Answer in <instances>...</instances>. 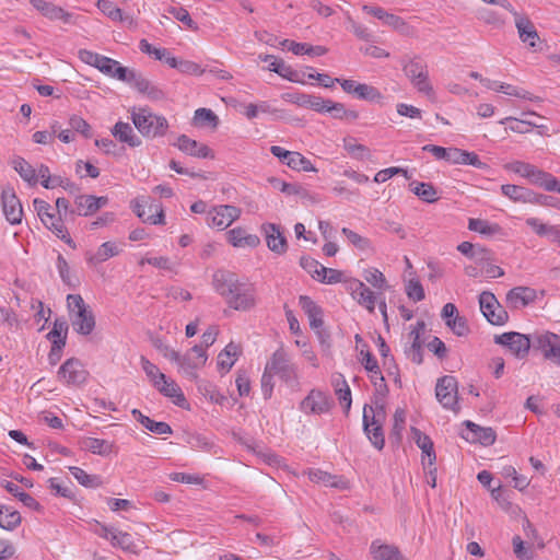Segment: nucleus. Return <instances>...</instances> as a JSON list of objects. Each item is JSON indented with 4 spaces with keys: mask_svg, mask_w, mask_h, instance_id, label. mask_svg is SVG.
Listing matches in <instances>:
<instances>
[{
    "mask_svg": "<svg viewBox=\"0 0 560 560\" xmlns=\"http://www.w3.org/2000/svg\"><path fill=\"white\" fill-rule=\"evenodd\" d=\"M131 120L138 131L145 138L154 139L166 135L168 121L164 116L154 114L149 107L131 112Z\"/></svg>",
    "mask_w": 560,
    "mask_h": 560,
    "instance_id": "f257e3e1",
    "label": "nucleus"
},
{
    "mask_svg": "<svg viewBox=\"0 0 560 560\" xmlns=\"http://www.w3.org/2000/svg\"><path fill=\"white\" fill-rule=\"evenodd\" d=\"M67 305L73 329L80 335H90L95 327V317L82 296L80 294H68Z\"/></svg>",
    "mask_w": 560,
    "mask_h": 560,
    "instance_id": "f03ea898",
    "label": "nucleus"
},
{
    "mask_svg": "<svg viewBox=\"0 0 560 560\" xmlns=\"http://www.w3.org/2000/svg\"><path fill=\"white\" fill-rule=\"evenodd\" d=\"M400 65L405 75L420 93L428 96L433 94V88L429 82L428 67L421 57L405 56L400 59Z\"/></svg>",
    "mask_w": 560,
    "mask_h": 560,
    "instance_id": "7ed1b4c3",
    "label": "nucleus"
},
{
    "mask_svg": "<svg viewBox=\"0 0 560 560\" xmlns=\"http://www.w3.org/2000/svg\"><path fill=\"white\" fill-rule=\"evenodd\" d=\"M208 354L202 346H194L184 354L178 352V359L174 362L178 365V372L189 381L197 380V371L205 366Z\"/></svg>",
    "mask_w": 560,
    "mask_h": 560,
    "instance_id": "20e7f679",
    "label": "nucleus"
},
{
    "mask_svg": "<svg viewBox=\"0 0 560 560\" xmlns=\"http://www.w3.org/2000/svg\"><path fill=\"white\" fill-rule=\"evenodd\" d=\"M480 311L487 320L497 326L504 325L509 320V314L498 302L495 295L489 291H483L479 295Z\"/></svg>",
    "mask_w": 560,
    "mask_h": 560,
    "instance_id": "39448f33",
    "label": "nucleus"
},
{
    "mask_svg": "<svg viewBox=\"0 0 560 560\" xmlns=\"http://www.w3.org/2000/svg\"><path fill=\"white\" fill-rule=\"evenodd\" d=\"M494 342L506 347L518 359L527 357L532 348V336L516 331H509L494 336Z\"/></svg>",
    "mask_w": 560,
    "mask_h": 560,
    "instance_id": "423d86ee",
    "label": "nucleus"
},
{
    "mask_svg": "<svg viewBox=\"0 0 560 560\" xmlns=\"http://www.w3.org/2000/svg\"><path fill=\"white\" fill-rule=\"evenodd\" d=\"M266 370L278 375L285 383H293L298 377L294 364L290 362L288 353L282 348L273 352L266 364Z\"/></svg>",
    "mask_w": 560,
    "mask_h": 560,
    "instance_id": "0eeeda50",
    "label": "nucleus"
},
{
    "mask_svg": "<svg viewBox=\"0 0 560 560\" xmlns=\"http://www.w3.org/2000/svg\"><path fill=\"white\" fill-rule=\"evenodd\" d=\"M457 381L454 376L444 375L438 380L435 386V396L440 404L450 410L457 412L459 410L457 400Z\"/></svg>",
    "mask_w": 560,
    "mask_h": 560,
    "instance_id": "6e6552de",
    "label": "nucleus"
},
{
    "mask_svg": "<svg viewBox=\"0 0 560 560\" xmlns=\"http://www.w3.org/2000/svg\"><path fill=\"white\" fill-rule=\"evenodd\" d=\"M363 430L375 448L378 451L384 448L385 438L381 419H376L372 406L369 405L363 408Z\"/></svg>",
    "mask_w": 560,
    "mask_h": 560,
    "instance_id": "1a4fd4ad",
    "label": "nucleus"
},
{
    "mask_svg": "<svg viewBox=\"0 0 560 560\" xmlns=\"http://www.w3.org/2000/svg\"><path fill=\"white\" fill-rule=\"evenodd\" d=\"M225 296L228 305L235 311H248L255 306V292L252 285L238 282Z\"/></svg>",
    "mask_w": 560,
    "mask_h": 560,
    "instance_id": "9d476101",
    "label": "nucleus"
},
{
    "mask_svg": "<svg viewBox=\"0 0 560 560\" xmlns=\"http://www.w3.org/2000/svg\"><path fill=\"white\" fill-rule=\"evenodd\" d=\"M346 290L350 293L361 306L366 308L370 313H374L375 304L377 302V294L371 291L364 282L358 279L345 280Z\"/></svg>",
    "mask_w": 560,
    "mask_h": 560,
    "instance_id": "9b49d317",
    "label": "nucleus"
},
{
    "mask_svg": "<svg viewBox=\"0 0 560 560\" xmlns=\"http://www.w3.org/2000/svg\"><path fill=\"white\" fill-rule=\"evenodd\" d=\"M240 215V208L231 205H222L214 207L207 213V223L211 228L224 230L237 220Z\"/></svg>",
    "mask_w": 560,
    "mask_h": 560,
    "instance_id": "f8f14e48",
    "label": "nucleus"
},
{
    "mask_svg": "<svg viewBox=\"0 0 560 560\" xmlns=\"http://www.w3.org/2000/svg\"><path fill=\"white\" fill-rule=\"evenodd\" d=\"M88 375V371L83 368L82 362L77 358L66 360L58 371V378L67 385H81L85 383Z\"/></svg>",
    "mask_w": 560,
    "mask_h": 560,
    "instance_id": "ddd939ff",
    "label": "nucleus"
},
{
    "mask_svg": "<svg viewBox=\"0 0 560 560\" xmlns=\"http://www.w3.org/2000/svg\"><path fill=\"white\" fill-rule=\"evenodd\" d=\"M1 203L5 219L11 224L21 223L23 209L20 199L12 187L7 186L1 191Z\"/></svg>",
    "mask_w": 560,
    "mask_h": 560,
    "instance_id": "4468645a",
    "label": "nucleus"
},
{
    "mask_svg": "<svg viewBox=\"0 0 560 560\" xmlns=\"http://www.w3.org/2000/svg\"><path fill=\"white\" fill-rule=\"evenodd\" d=\"M331 398L322 390L312 389L301 401V410L305 413L322 415L332 407Z\"/></svg>",
    "mask_w": 560,
    "mask_h": 560,
    "instance_id": "2eb2a0df",
    "label": "nucleus"
},
{
    "mask_svg": "<svg viewBox=\"0 0 560 560\" xmlns=\"http://www.w3.org/2000/svg\"><path fill=\"white\" fill-rule=\"evenodd\" d=\"M467 432L462 433V438L470 443H480L483 446L492 445L497 440L495 431L490 427H480L470 420L463 422Z\"/></svg>",
    "mask_w": 560,
    "mask_h": 560,
    "instance_id": "dca6fc26",
    "label": "nucleus"
},
{
    "mask_svg": "<svg viewBox=\"0 0 560 560\" xmlns=\"http://www.w3.org/2000/svg\"><path fill=\"white\" fill-rule=\"evenodd\" d=\"M515 19V26L517 28L520 39L526 44L530 49L536 50L539 42V35L535 28L534 23L526 16L520 14L513 8V11H509Z\"/></svg>",
    "mask_w": 560,
    "mask_h": 560,
    "instance_id": "f3484780",
    "label": "nucleus"
},
{
    "mask_svg": "<svg viewBox=\"0 0 560 560\" xmlns=\"http://www.w3.org/2000/svg\"><path fill=\"white\" fill-rule=\"evenodd\" d=\"M445 325L458 337L466 336L469 332L467 319L458 315L457 307L453 303H446L441 313Z\"/></svg>",
    "mask_w": 560,
    "mask_h": 560,
    "instance_id": "a211bd4d",
    "label": "nucleus"
},
{
    "mask_svg": "<svg viewBox=\"0 0 560 560\" xmlns=\"http://www.w3.org/2000/svg\"><path fill=\"white\" fill-rule=\"evenodd\" d=\"M261 231L265 235L267 247L271 252L278 255H282L287 252L288 242L280 225L275 223H264L261 225Z\"/></svg>",
    "mask_w": 560,
    "mask_h": 560,
    "instance_id": "6ab92c4d",
    "label": "nucleus"
},
{
    "mask_svg": "<svg viewBox=\"0 0 560 560\" xmlns=\"http://www.w3.org/2000/svg\"><path fill=\"white\" fill-rule=\"evenodd\" d=\"M299 304L310 320V327L320 336L322 332L319 329L324 325L323 308L307 295H301L299 298Z\"/></svg>",
    "mask_w": 560,
    "mask_h": 560,
    "instance_id": "aec40b11",
    "label": "nucleus"
},
{
    "mask_svg": "<svg viewBox=\"0 0 560 560\" xmlns=\"http://www.w3.org/2000/svg\"><path fill=\"white\" fill-rule=\"evenodd\" d=\"M259 58L266 62L272 60L268 67L269 71L276 72L281 78L287 79L290 82L302 84L305 83V81L302 78V74L299 71L292 69L291 66L285 65L282 59H277L272 55H265L264 57L260 56Z\"/></svg>",
    "mask_w": 560,
    "mask_h": 560,
    "instance_id": "412c9836",
    "label": "nucleus"
},
{
    "mask_svg": "<svg viewBox=\"0 0 560 560\" xmlns=\"http://www.w3.org/2000/svg\"><path fill=\"white\" fill-rule=\"evenodd\" d=\"M411 434L417 446L422 451V464L424 468H427V466H434L436 455L431 438L422 433L416 427H411Z\"/></svg>",
    "mask_w": 560,
    "mask_h": 560,
    "instance_id": "4be33fe9",
    "label": "nucleus"
},
{
    "mask_svg": "<svg viewBox=\"0 0 560 560\" xmlns=\"http://www.w3.org/2000/svg\"><path fill=\"white\" fill-rule=\"evenodd\" d=\"M176 147L182 152H184L188 155H191V156L201 158V159H207V158L213 159V156H214L211 149L208 145L200 143L194 139H190L186 135H182L178 137Z\"/></svg>",
    "mask_w": 560,
    "mask_h": 560,
    "instance_id": "5701e85b",
    "label": "nucleus"
},
{
    "mask_svg": "<svg viewBox=\"0 0 560 560\" xmlns=\"http://www.w3.org/2000/svg\"><path fill=\"white\" fill-rule=\"evenodd\" d=\"M30 3L39 11L45 18L55 21L61 20L63 23H70L71 13L65 11L61 7L45 0H30Z\"/></svg>",
    "mask_w": 560,
    "mask_h": 560,
    "instance_id": "b1692460",
    "label": "nucleus"
},
{
    "mask_svg": "<svg viewBox=\"0 0 560 560\" xmlns=\"http://www.w3.org/2000/svg\"><path fill=\"white\" fill-rule=\"evenodd\" d=\"M537 298L536 291L529 287H515L506 294V301L513 308L525 307Z\"/></svg>",
    "mask_w": 560,
    "mask_h": 560,
    "instance_id": "393cba45",
    "label": "nucleus"
},
{
    "mask_svg": "<svg viewBox=\"0 0 560 560\" xmlns=\"http://www.w3.org/2000/svg\"><path fill=\"white\" fill-rule=\"evenodd\" d=\"M238 282L237 275L229 270H218L213 275V288L223 298L229 296Z\"/></svg>",
    "mask_w": 560,
    "mask_h": 560,
    "instance_id": "a878e982",
    "label": "nucleus"
},
{
    "mask_svg": "<svg viewBox=\"0 0 560 560\" xmlns=\"http://www.w3.org/2000/svg\"><path fill=\"white\" fill-rule=\"evenodd\" d=\"M112 135L119 142L128 144L130 148H137L142 144V140L137 136L130 124L118 121L112 128Z\"/></svg>",
    "mask_w": 560,
    "mask_h": 560,
    "instance_id": "bb28decb",
    "label": "nucleus"
},
{
    "mask_svg": "<svg viewBox=\"0 0 560 560\" xmlns=\"http://www.w3.org/2000/svg\"><path fill=\"white\" fill-rule=\"evenodd\" d=\"M331 385L340 404L343 406L346 413L349 412L352 404L350 387L341 373L331 375Z\"/></svg>",
    "mask_w": 560,
    "mask_h": 560,
    "instance_id": "cd10ccee",
    "label": "nucleus"
},
{
    "mask_svg": "<svg viewBox=\"0 0 560 560\" xmlns=\"http://www.w3.org/2000/svg\"><path fill=\"white\" fill-rule=\"evenodd\" d=\"M560 345V336L553 332L535 334L532 336V348L539 350L547 358L549 352L557 350V346Z\"/></svg>",
    "mask_w": 560,
    "mask_h": 560,
    "instance_id": "c85d7f7f",
    "label": "nucleus"
},
{
    "mask_svg": "<svg viewBox=\"0 0 560 560\" xmlns=\"http://www.w3.org/2000/svg\"><path fill=\"white\" fill-rule=\"evenodd\" d=\"M155 388L165 397L173 398L174 404L178 407L184 408L187 405V400L180 389V387L172 380H161V384H158Z\"/></svg>",
    "mask_w": 560,
    "mask_h": 560,
    "instance_id": "c756f323",
    "label": "nucleus"
},
{
    "mask_svg": "<svg viewBox=\"0 0 560 560\" xmlns=\"http://www.w3.org/2000/svg\"><path fill=\"white\" fill-rule=\"evenodd\" d=\"M289 100L294 104L310 108L317 113H325V101L320 96L305 93L288 94Z\"/></svg>",
    "mask_w": 560,
    "mask_h": 560,
    "instance_id": "7c9ffc66",
    "label": "nucleus"
},
{
    "mask_svg": "<svg viewBox=\"0 0 560 560\" xmlns=\"http://www.w3.org/2000/svg\"><path fill=\"white\" fill-rule=\"evenodd\" d=\"M370 550L375 560H405L397 547L380 544V540H374Z\"/></svg>",
    "mask_w": 560,
    "mask_h": 560,
    "instance_id": "2f4dec72",
    "label": "nucleus"
},
{
    "mask_svg": "<svg viewBox=\"0 0 560 560\" xmlns=\"http://www.w3.org/2000/svg\"><path fill=\"white\" fill-rule=\"evenodd\" d=\"M131 415L138 422H140L147 430L151 431L152 433L163 435V434H171L173 432L172 428L170 427L168 423L163 422V421H161V422L154 421L151 418L144 416L138 409H133L131 411Z\"/></svg>",
    "mask_w": 560,
    "mask_h": 560,
    "instance_id": "473e14b6",
    "label": "nucleus"
},
{
    "mask_svg": "<svg viewBox=\"0 0 560 560\" xmlns=\"http://www.w3.org/2000/svg\"><path fill=\"white\" fill-rule=\"evenodd\" d=\"M22 523V516L19 511L13 510L11 506L0 504V527L2 529L12 532L18 528Z\"/></svg>",
    "mask_w": 560,
    "mask_h": 560,
    "instance_id": "72a5a7b5",
    "label": "nucleus"
},
{
    "mask_svg": "<svg viewBox=\"0 0 560 560\" xmlns=\"http://www.w3.org/2000/svg\"><path fill=\"white\" fill-rule=\"evenodd\" d=\"M81 447L96 455L108 456L113 452L114 444L103 439L84 438L81 441Z\"/></svg>",
    "mask_w": 560,
    "mask_h": 560,
    "instance_id": "f704fd0d",
    "label": "nucleus"
},
{
    "mask_svg": "<svg viewBox=\"0 0 560 560\" xmlns=\"http://www.w3.org/2000/svg\"><path fill=\"white\" fill-rule=\"evenodd\" d=\"M2 486L9 493L18 498L25 506L34 511H43V506L31 494L22 491L18 485L11 481H3Z\"/></svg>",
    "mask_w": 560,
    "mask_h": 560,
    "instance_id": "c9c22d12",
    "label": "nucleus"
},
{
    "mask_svg": "<svg viewBox=\"0 0 560 560\" xmlns=\"http://www.w3.org/2000/svg\"><path fill=\"white\" fill-rule=\"evenodd\" d=\"M409 189L422 201L432 203L438 200V191L431 183L411 182Z\"/></svg>",
    "mask_w": 560,
    "mask_h": 560,
    "instance_id": "e433bc0d",
    "label": "nucleus"
},
{
    "mask_svg": "<svg viewBox=\"0 0 560 560\" xmlns=\"http://www.w3.org/2000/svg\"><path fill=\"white\" fill-rule=\"evenodd\" d=\"M192 382L196 383L199 393L202 394L210 401L215 404H222L224 401L225 397L218 390L217 386L210 381L200 378L198 376L197 380H192Z\"/></svg>",
    "mask_w": 560,
    "mask_h": 560,
    "instance_id": "4c0bfd02",
    "label": "nucleus"
},
{
    "mask_svg": "<svg viewBox=\"0 0 560 560\" xmlns=\"http://www.w3.org/2000/svg\"><path fill=\"white\" fill-rule=\"evenodd\" d=\"M325 113H330L336 119L355 120L359 113L352 109H346L342 103L332 102L331 100L325 101Z\"/></svg>",
    "mask_w": 560,
    "mask_h": 560,
    "instance_id": "58836bf2",
    "label": "nucleus"
},
{
    "mask_svg": "<svg viewBox=\"0 0 560 560\" xmlns=\"http://www.w3.org/2000/svg\"><path fill=\"white\" fill-rule=\"evenodd\" d=\"M501 191L515 202H529L532 196V189L512 184L502 185Z\"/></svg>",
    "mask_w": 560,
    "mask_h": 560,
    "instance_id": "ea45409f",
    "label": "nucleus"
},
{
    "mask_svg": "<svg viewBox=\"0 0 560 560\" xmlns=\"http://www.w3.org/2000/svg\"><path fill=\"white\" fill-rule=\"evenodd\" d=\"M12 164L19 175L30 185L37 183L36 171L25 159L18 156L12 161Z\"/></svg>",
    "mask_w": 560,
    "mask_h": 560,
    "instance_id": "a19ab883",
    "label": "nucleus"
},
{
    "mask_svg": "<svg viewBox=\"0 0 560 560\" xmlns=\"http://www.w3.org/2000/svg\"><path fill=\"white\" fill-rule=\"evenodd\" d=\"M118 253L119 250L113 242H105L97 248L96 253L88 257V261L90 264L97 265L118 255Z\"/></svg>",
    "mask_w": 560,
    "mask_h": 560,
    "instance_id": "79ce46f5",
    "label": "nucleus"
},
{
    "mask_svg": "<svg viewBox=\"0 0 560 560\" xmlns=\"http://www.w3.org/2000/svg\"><path fill=\"white\" fill-rule=\"evenodd\" d=\"M468 229L486 236L495 235L502 231L499 224L482 219H469Z\"/></svg>",
    "mask_w": 560,
    "mask_h": 560,
    "instance_id": "37998d69",
    "label": "nucleus"
},
{
    "mask_svg": "<svg viewBox=\"0 0 560 560\" xmlns=\"http://www.w3.org/2000/svg\"><path fill=\"white\" fill-rule=\"evenodd\" d=\"M72 476L78 480V482L86 488H98L102 486L103 481L97 475H89L85 470L80 467H69Z\"/></svg>",
    "mask_w": 560,
    "mask_h": 560,
    "instance_id": "c03bdc74",
    "label": "nucleus"
},
{
    "mask_svg": "<svg viewBox=\"0 0 560 560\" xmlns=\"http://www.w3.org/2000/svg\"><path fill=\"white\" fill-rule=\"evenodd\" d=\"M364 280L375 289L380 290L382 294L388 289V284L385 276L376 268H370L363 272Z\"/></svg>",
    "mask_w": 560,
    "mask_h": 560,
    "instance_id": "a18cd8bd",
    "label": "nucleus"
},
{
    "mask_svg": "<svg viewBox=\"0 0 560 560\" xmlns=\"http://www.w3.org/2000/svg\"><path fill=\"white\" fill-rule=\"evenodd\" d=\"M110 544L113 547L121 548L125 551L136 552V545L129 533L117 529L116 533L110 536Z\"/></svg>",
    "mask_w": 560,
    "mask_h": 560,
    "instance_id": "49530a36",
    "label": "nucleus"
},
{
    "mask_svg": "<svg viewBox=\"0 0 560 560\" xmlns=\"http://www.w3.org/2000/svg\"><path fill=\"white\" fill-rule=\"evenodd\" d=\"M289 50L294 55L324 56L328 49L324 46H312L306 43H290Z\"/></svg>",
    "mask_w": 560,
    "mask_h": 560,
    "instance_id": "de8ad7c7",
    "label": "nucleus"
},
{
    "mask_svg": "<svg viewBox=\"0 0 560 560\" xmlns=\"http://www.w3.org/2000/svg\"><path fill=\"white\" fill-rule=\"evenodd\" d=\"M343 148L354 159L364 160L370 158L369 148L357 143L354 138H346L343 140Z\"/></svg>",
    "mask_w": 560,
    "mask_h": 560,
    "instance_id": "09e8293b",
    "label": "nucleus"
},
{
    "mask_svg": "<svg viewBox=\"0 0 560 560\" xmlns=\"http://www.w3.org/2000/svg\"><path fill=\"white\" fill-rule=\"evenodd\" d=\"M194 122L196 126H210L215 128L219 124V118L209 108H198L195 112Z\"/></svg>",
    "mask_w": 560,
    "mask_h": 560,
    "instance_id": "8fccbe9b",
    "label": "nucleus"
},
{
    "mask_svg": "<svg viewBox=\"0 0 560 560\" xmlns=\"http://www.w3.org/2000/svg\"><path fill=\"white\" fill-rule=\"evenodd\" d=\"M287 166L294 171L317 172L312 162L300 152L294 151L291 161L287 162Z\"/></svg>",
    "mask_w": 560,
    "mask_h": 560,
    "instance_id": "3c124183",
    "label": "nucleus"
},
{
    "mask_svg": "<svg viewBox=\"0 0 560 560\" xmlns=\"http://www.w3.org/2000/svg\"><path fill=\"white\" fill-rule=\"evenodd\" d=\"M406 412L404 409H397L394 413V424L389 439L399 443L402 439V431L405 429Z\"/></svg>",
    "mask_w": 560,
    "mask_h": 560,
    "instance_id": "603ef678",
    "label": "nucleus"
},
{
    "mask_svg": "<svg viewBox=\"0 0 560 560\" xmlns=\"http://www.w3.org/2000/svg\"><path fill=\"white\" fill-rule=\"evenodd\" d=\"M96 7L98 10L113 21H124L122 11L109 0H97Z\"/></svg>",
    "mask_w": 560,
    "mask_h": 560,
    "instance_id": "864d4df0",
    "label": "nucleus"
},
{
    "mask_svg": "<svg viewBox=\"0 0 560 560\" xmlns=\"http://www.w3.org/2000/svg\"><path fill=\"white\" fill-rule=\"evenodd\" d=\"M341 233L347 237V240L358 249L360 250H368L372 248V243L368 237L361 236L357 232L343 228L341 230Z\"/></svg>",
    "mask_w": 560,
    "mask_h": 560,
    "instance_id": "5fc2aeb1",
    "label": "nucleus"
},
{
    "mask_svg": "<svg viewBox=\"0 0 560 560\" xmlns=\"http://www.w3.org/2000/svg\"><path fill=\"white\" fill-rule=\"evenodd\" d=\"M57 269L62 282L66 285L72 289L77 287L78 280L71 277L69 264L61 254H59L57 257Z\"/></svg>",
    "mask_w": 560,
    "mask_h": 560,
    "instance_id": "6e6d98bb",
    "label": "nucleus"
},
{
    "mask_svg": "<svg viewBox=\"0 0 560 560\" xmlns=\"http://www.w3.org/2000/svg\"><path fill=\"white\" fill-rule=\"evenodd\" d=\"M269 182L273 188L279 189L287 195L304 196L305 194V189L299 184H290L276 177H271Z\"/></svg>",
    "mask_w": 560,
    "mask_h": 560,
    "instance_id": "4d7b16f0",
    "label": "nucleus"
},
{
    "mask_svg": "<svg viewBox=\"0 0 560 560\" xmlns=\"http://www.w3.org/2000/svg\"><path fill=\"white\" fill-rule=\"evenodd\" d=\"M141 366L145 373V375L150 378L153 386L155 387L158 384H161V380L165 378V374L160 372L159 368L150 362L145 357H141Z\"/></svg>",
    "mask_w": 560,
    "mask_h": 560,
    "instance_id": "13d9d810",
    "label": "nucleus"
},
{
    "mask_svg": "<svg viewBox=\"0 0 560 560\" xmlns=\"http://www.w3.org/2000/svg\"><path fill=\"white\" fill-rule=\"evenodd\" d=\"M355 96L360 100L370 101V102H380L383 96L381 92L369 84L359 83Z\"/></svg>",
    "mask_w": 560,
    "mask_h": 560,
    "instance_id": "bf43d9fd",
    "label": "nucleus"
},
{
    "mask_svg": "<svg viewBox=\"0 0 560 560\" xmlns=\"http://www.w3.org/2000/svg\"><path fill=\"white\" fill-rule=\"evenodd\" d=\"M167 12L172 14L176 20L180 21L184 25H186L191 31H197L198 25L191 19L189 12L183 7H171Z\"/></svg>",
    "mask_w": 560,
    "mask_h": 560,
    "instance_id": "052dcab7",
    "label": "nucleus"
},
{
    "mask_svg": "<svg viewBox=\"0 0 560 560\" xmlns=\"http://www.w3.org/2000/svg\"><path fill=\"white\" fill-rule=\"evenodd\" d=\"M406 294L415 302H420L425 298L424 289L417 278L408 280L406 283Z\"/></svg>",
    "mask_w": 560,
    "mask_h": 560,
    "instance_id": "680f3d73",
    "label": "nucleus"
},
{
    "mask_svg": "<svg viewBox=\"0 0 560 560\" xmlns=\"http://www.w3.org/2000/svg\"><path fill=\"white\" fill-rule=\"evenodd\" d=\"M69 126L71 130L82 135L85 139H90L92 137L91 126L81 116L72 115L69 118Z\"/></svg>",
    "mask_w": 560,
    "mask_h": 560,
    "instance_id": "e2e57ef3",
    "label": "nucleus"
},
{
    "mask_svg": "<svg viewBox=\"0 0 560 560\" xmlns=\"http://www.w3.org/2000/svg\"><path fill=\"white\" fill-rule=\"evenodd\" d=\"M528 203L539 205L542 207H550L560 210V199L550 195L538 194L532 190V196Z\"/></svg>",
    "mask_w": 560,
    "mask_h": 560,
    "instance_id": "0e129e2a",
    "label": "nucleus"
},
{
    "mask_svg": "<svg viewBox=\"0 0 560 560\" xmlns=\"http://www.w3.org/2000/svg\"><path fill=\"white\" fill-rule=\"evenodd\" d=\"M68 323L63 318H56L54 322L52 329L47 334V339L52 342L54 339H60L67 341Z\"/></svg>",
    "mask_w": 560,
    "mask_h": 560,
    "instance_id": "69168bd1",
    "label": "nucleus"
},
{
    "mask_svg": "<svg viewBox=\"0 0 560 560\" xmlns=\"http://www.w3.org/2000/svg\"><path fill=\"white\" fill-rule=\"evenodd\" d=\"M42 222L55 235H59V233L65 232L66 226L63 224L62 215L58 212H50V214L46 219H43Z\"/></svg>",
    "mask_w": 560,
    "mask_h": 560,
    "instance_id": "338daca9",
    "label": "nucleus"
},
{
    "mask_svg": "<svg viewBox=\"0 0 560 560\" xmlns=\"http://www.w3.org/2000/svg\"><path fill=\"white\" fill-rule=\"evenodd\" d=\"M508 168L510 171L514 172L515 174H518L522 177H525L529 180L532 175L535 173L537 166H535L530 163L515 161V162L510 163L508 165Z\"/></svg>",
    "mask_w": 560,
    "mask_h": 560,
    "instance_id": "774afa93",
    "label": "nucleus"
}]
</instances>
